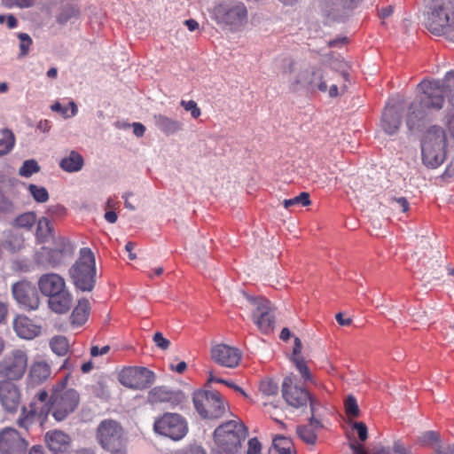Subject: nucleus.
Masks as SVG:
<instances>
[{
  "mask_svg": "<svg viewBox=\"0 0 454 454\" xmlns=\"http://www.w3.org/2000/svg\"><path fill=\"white\" fill-rule=\"evenodd\" d=\"M350 448L353 450L354 454H380L378 450L372 451L370 453L366 452L363 446L357 443H350Z\"/></svg>",
  "mask_w": 454,
  "mask_h": 454,
  "instance_id": "59",
  "label": "nucleus"
},
{
  "mask_svg": "<svg viewBox=\"0 0 454 454\" xmlns=\"http://www.w3.org/2000/svg\"><path fill=\"white\" fill-rule=\"evenodd\" d=\"M184 399V395L181 391H174L167 387H155L148 393V402L150 403H166L171 407L180 404Z\"/></svg>",
  "mask_w": 454,
  "mask_h": 454,
  "instance_id": "22",
  "label": "nucleus"
},
{
  "mask_svg": "<svg viewBox=\"0 0 454 454\" xmlns=\"http://www.w3.org/2000/svg\"><path fill=\"white\" fill-rule=\"evenodd\" d=\"M348 73L345 70L337 72L333 69L311 67L300 71L292 82V87L303 86L315 92H328L330 98H337L347 90Z\"/></svg>",
  "mask_w": 454,
  "mask_h": 454,
  "instance_id": "2",
  "label": "nucleus"
},
{
  "mask_svg": "<svg viewBox=\"0 0 454 454\" xmlns=\"http://www.w3.org/2000/svg\"><path fill=\"white\" fill-rule=\"evenodd\" d=\"M451 7L450 0H431L425 20L426 27L435 35H442L450 26L447 13Z\"/></svg>",
  "mask_w": 454,
  "mask_h": 454,
  "instance_id": "11",
  "label": "nucleus"
},
{
  "mask_svg": "<svg viewBox=\"0 0 454 454\" xmlns=\"http://www.w3.org/2000/svg\"><path fill=\"white\" fill-rule=\"evenodd\" d=\"M153 429L155 433L160 435L178 441L186 435L188 426L186 420L181 415L166 412L155 419Z\"/></svg>",
  "mask_w": 454,
  "mask_h": 454,
  "instance_id": "14",
  "label": "nucleus"
},
{
  "mask_svg": "<svg viewBox=\"0 0 454 454\" xmlns=\"http://www.w3.org/2000/svg\"><path fill=\"white\" fill-rule=\"evenodd\" d=\"M282 396L289 406L295 409L307 407L309 403L311 414H315L316 407L319 403L305 388L294 384L291 377L283 380Z\"/></svg>",
  "mask_w": 454,
  "mask_h": 454,
  "instance_id": "15",
  "label": "nucleus"
},
{
  "mask_svg": "<svg viewBox=\"0 0 454 454\" xmlns=\"http://www.w3.org/2000/svg\"><path fill=\"white\" fill-rule=\"evenodd\" d=\"M260 390L267 395H275L278 391V384L272 380H264L260 383Z\"/></svg>",
  "mask_w": 454,
  "mask_h": 454,
  "instance_id": "47",
  "label": "nucleus"
},
{
  "mask_svg": "<svg viewBox=\"0 0 454 454\" xmlns=\"http://www.w3.org/2000/svg\"><path fill=\"white\" fill-rule=\"evenodd\" d=\"M50 348L51 351L59 356H64L69 350V341L67 337L63 335L53 336L50 340Z\"/></svg>",
  "mask_w": 454,
  "mask_h": 454,
  "instance_id": "38",
  "label": "nucleus"
},
{
  "mask_svg": "<svg viewBox=\"0 0 454 454\" xmlns=\"http://www.w3.org/2000/svg\"><path fill=\"white\" fill-rule=\"evenodd\" d=\"M51 375L50 365L43 361L35 362L30 369L29 377L33 383L39 384L46 380Z\"/></svg>",
  "mask_w": 454,
  "mask_h": 454,
  "instance_id": "34",
  "label": "nucleus"
},
{
  "mask_svg": "<svg viewBox=\"0 0 454 454\" xmlns=\"http://www.w3.org/2000/svg\"><path fill=\"white\" fill-rule=\"evenodd\" d=\"M4 21H6L7 27L9 28H14L18 24L17 19L12 14L8 16L0 15V24H3Z\"/></svg>",
  "mask_w": 454,
  "mask_h": 454,
  "instance_id": "56",
  "label": "nucleus"
},
{
  "mask_svg": "<svg viewBox=\"0 0 454 454\" xmlns=\"http://www.w3.org/2000/svg\"><path fill=\"white\" fill-rule=\"evenodd\" d=\"M133 132L137 137H141L144 136L145 132V127L140 122H133Z\"/></svg>",
  "mask_w": 454,
  "mask_h": 454,
  "instance_id": "60",
  "label": "nucleus"
},
{
  "mask_svg": "<svg viewBox=\"0 0 454 454\" xmlns=\"http://www.w3.org/2000/svg\"><path fill=\"white\" fill-rule=\"evenodd\" d=\"M297 63L292 58H286L283 59L282 70L285 74H293L296 70Z\"/></svg>",
  "mask_w": 454,
  "mask_h": 454,
  "instance_id": "54",
  "label": "nucleus"
},
{
  "mask_svg": "<svg viewBox=\"0 0 454 454\" xmlns=\"http://www.w3.org/2000/svg\"><path fill=\"white\" fill-rule=\"evenodd\" d=\"M195 410L203 419H218L225 412L222 395L217 391L197 390L192 396Z\"/></svg>",
  "mask_w": 454,
  "mask_h": 454,
  "instance_id": "10",
  "label": "nucleus"
},
{
  "mask_svg": "<svg viewBox=\"0 0 454 454\" xmlns=\"http://www.w3.org/2000/svg\"><path fill=\"white\" fill-rule=\"evenodd\" d=\"M403 101L399 99L395 104H387L382 113L381 127L388 135H394L397 132L402 123Z\"/></svg>",
  "mask_w": 454,
  "mask_h": 454,
  "instance_id": "20",
  "label": "nucleus"
},
{
  "mask_svg": "<svg viewBox=\"0 0 454 454\" xmlns=\"http://www.w3.org/2000/svg\"><path fill=\"white\" fill-rule=\"evenodd\" d=\"M311 201L309 200V194L306 192H301L298 196L285 200L283 201V206L285 208L288 209L294 206L301 205V206H309L310 205Z\"/></svg>",
  "mask_w": 454,
  "mask_h": 454,
  "instance_id": "40",
  "label": "nucleus"
},
{
  "mask_svg": "<svg viewBox=\"0 0 454 454\" xmlns=\"http://www.w3.org/2000/svg\"><path fill=\"white\" fill-rule=\"evenodd\" d=\"M247 434V428L240 421L230 420L222 424L214 432L217 447L213 454H236Z\"/></svg>",
  "mask_w": 454,
  "mask_h": 454,
  "instance_id": "5",
  "label": "nucleus"
},
{
  "mask_svg": "<svg viewBox=\"0 0 454 454\" xmlns=\"http://www.w3.org/2000/svg\"><path fill=\"white\" fill-rule=\"evenodd\" d=\"M0 401L6 411L15 412L17 411L20 403V393L13 382H0Z\"/></svg>",
  "mask_w": 454,
  "mask_h": 454,
  "instance_id": "23",
  "label": "nucleus"
},
{
  "mask_svg": "<svg viewBox=\"0 0 454 454\" xmlns=\"http://www.w3.org/2000/svg\"><path fill=\"white\" fill-rule=\"evenodd\" d=\"M355 8L353 4L347 3L345 0H339L337 3L333 4L325 1L321 4V10L324 14L333 20L346 19Z\"/></svg>",
  "mask_w": 454,
  "mask_h": 454,
  "instance_id": "24",
  "label": "nucleus"
},
{
  "mask_svg": "<svg viewBox=\"0 0 454 454\" xmlns=\"http://www.w3.org/2000/svg\"><path fill=\"white\" fill-rule=\"evenodd\" d=\"M153 122L156 128L166 136H171L184 129V123L178 120L172 119L167 115L154 114Z\"/></svg>",
  "mask_w": 454,
  "mask_h": 454,
  "instance_id": "27",
  "label": "nucleus"
},
{
  "mask_svg": "<svg viewBox=\"0 0 454 454\" xmlns=\"http://www.w3.org/2000/svg\"><path fill=\"white\" fill-rule=\"evenodd\" d=\"M212 19L219 26L233 30L247 21V10L246 5L239 0H225L213 8Z\"/></svg>",
  "mask_w": 454,
  "mask_h": 454,
  "instance_id": "8",
  "label": "nucleus"
},
{
  "mask_svg": "<svg viewBox=\"0 0 454 454\" xmlns=\"http://www.w3.org/2000/svg\"><path fill=\"white\" fill-rule=\"evenodd\" d=\"M40 171V166L35 160H27L19 169V174L24 177H29Z\"/></svg>",
  "mask_w": 454,
  "mask_h": 454,
  "instance_id": "43",
  "label": "nucleus"
},
{
  "mask_svg": "<svg viewBox=\"0 0 454 454\" xmlns=\"http://www.w3.org/2000/svg\"><path fill=\"white\" fill-rule=\"evenodd\" d=\"M346 414L348 417L356 418L360 415V410L356 400L353 395H348L344 402Z\"/></svg>",
  "mask_w": 454,
  "mask_h": 454,
  "instance_id": "44",
  "label": "nucleus"
},
{
  "mask_svg": "<svg viewBox=\"0 0 454 454\" xmlns=\"http://www.w3.org/2000/svg\"><path fill=\"white\" fill-rule=\"evenodd\" d=\"M261 443L256 438L248 441V449L247 454H261Z\"/></svg>",
  "mask_w": 454,
  "mask_h": 454,
  "instance_id": "55",
  "label": "nucleus"
},
{
  "mask_svg": "<svg viewBox=\"0 0 454 454\" xmlns=\"http://www.w3.org/2000/svg\"><path fill=\"white\" fill-rule=\"evenodd\" d=\"M90 313V302L86 299H81L77 306L73 310L70 319L73 325L80 326L83 325Z\"/></svg>",
  "mask_w": 454,
  "mask_h": 454,
  "instance_id": "33",
  "label": "nucleus"
},
{
  "mask_svg": "<svg viewBox=\"0 0 454 454\" xmlns=\"http://www.w3.org/2000/svg\"><path fill=\"white\" fill-rule=\"evenodd\" d=\"M153 340L155 345L162 350H167L170 345L169 340L164 338L162 333L160 332L154 333Z\"/></svg>",
  "mask_w": 454,
  "mask_h": 454,
  "instance_id": "51",
  "label": "nucleus"
},
{
  "mask_svg": "<svg viewBox=\"0 0 454 454\" xmlns=\"http://www.w3.org/2000/svg\"><path fill=\"white\" fill-rule=\"evenodd\" d=\"M439 440V435L434 431H427L420 437L419 442L422 444H432Z\"/></svg>",
  "mask_w": 454,
  "mask_h": 454,
  "instance_id": "52",
  "label": "nucleus"
},
{
  "mask_svg": "<svg viewBox=\"0 0 454 454\" xmlns=\"http://www.w3.org/2000/svg\"><path fill=\"white\" fill-rule=\"evenodd\" d=\"M69 106H70V108H71V114L70 115H67V108L64 107L59 102H55L53 105H51V109L53 112H57V113L61 114L66 118L76 115V114L78 112V108H77V106L75 105V103L74 101H70L69 102Z\"/></svg>",
  "mask_w": 454,
  "mask_h": 454,
  "instance_id": "46",
  "label": "nucleus"
},
{
  "mask_svg": "<svg viewBox=\"0 0 454 454\" xmlns=\"http://www.w3.org/2000/svg\"><path fill=\"white\" fill-rule=\"evenodd\" d=\"M13 328L18 336L27 340L36 337L41 332V328L26 316H18L13 321Z\"/></svg>",
  "mask_w": 454,
  "mask_h": 454,
  "instance_id": "26",
  "label": "nucleus"
},
{
  "mask_svg": "<svg viewBox=\"0 0 454 454\" xmlns=\"http://www.w3.org/2000/svg\"><path fill=\"white\" fill-rule=\"evenodd\" d=\"M393 450L395 454H410V451L400 442H395Z\"/></svg>",
  "mask_w": 454,
  "mask_h": 454,
  "instance_id": "62",
  "label": "nucleus"
},
{
  "mask_svg": "<svg viewBox=\"0 0 454 454\" xmlns=\"http://www.w3.org/2000/svg\"><path fill=\"white\" fill-rule=\"evenodd\" d=\"M27 445L16 429L6 427L0 432V451L3 454L22 453Z\"/></svg>",
  "mask_w": 454,
  "mask_h": 454,
  "instance_id": "19",
  "label": "nucleus"
},
{
  "mask_svg": "<svg viewBox=\"0 0 454 454\" xmlns=\"http://www.w3.org/2000/svg\"><path fill=\"white\" fill-rule=\"evenodd\" d=\"M293 442L291 439L278 435L273 439L270 454H292Z\"/></svg>",
  "mask_w": 454,
  "mask_h": 454,
  "instance_id": "36",
  "label": "nucleus"
},
{
  "mask_svg": "<svg viewBox=\"0 0 454 454\" xmlns=\"http://www.w3.org/2000/svg\"><path fill=\"white\" fill-rule=\"evenodd\" d=\"M67 379L65 378L53 386L49 398L51 411L57 421L66 419L77 408L80 395L74 388L67 387Z\"/></svg>",
  "mask_w": 454,
  "mask_h": 454,
  "instance_id": "6",
  "label": "nucleus"
},
{
  "mask_svg": "<svg viewBox=\"0 0 454 454\" xmlns=\"http://www.w3.org/2000/svg\"><path fill=\"white\" fill-rule=\"evenodd\" d=\"M447 13V19L450 20V26L446 28V33L443 34L447 35L450 39L454 41V3L451 2V7L450 8V12Z\"/></svg>",
  "mask_w": 454,
  "mask_h": 454,
  "instance_id": "49",
  "label": "nucleus"
},
{
  "mask_svg": "<svg viewBox=\"0 0 454 454\" xmlns=\"http://www.w3.org/2000/svg\"><path fill=\"white\" fill-rule=\"evenodd\" d=\"M391 205L394 208H400L402 212L405 213L409 210V202L404 197L399 198H391L390 199Z\"/></svg>",
  "mask_w": 454,
  "mask_h": 454,
  "instance_id": "50",
  "label": "nucleus"
},
{
  "mask_svg": "<svg viewBox=\"0 0 454 454\" xmlns=\"http://www.w3.org/2000/svg\"><path fill=\"white\" fill-rule=\"evenodd\" d=\"M119 381L121 385L131 389H145L155 380V374L145 367H127L119 373Z\"/></svg>",
  "mask_w": 454,
  "mask_h": 454,
  "instance_id": "16",
  "label": "nucleus"
},
{
  "mask_svg": "<svg viewBox=\"0 0 454 454\" xmlns=\"http://www.w3.org/2000/svg\"><path fill=\"white\" fill-rule=\"evenodd\" d=\"M37 400L32 402L30 404V411L27 414L26 407L22 409V417L18 419V424L20 427L27 428L28 425L32 423L35 417L46 418L51 411V404L47 401L49 395L46 391L43 390L37 394Z\"/></svg>",
  "mask_w": 454,
  "mask_h": 454,
  "instance_id": "18",
  "label": "nucleus"
},
{
  "mask_svg": "<svg viewBox=\"0 0 454 454\" xmlns=\"http://www.w3.org/2000/svg\"><path fill=\"white\" fill-rule=\"evenodd\" d=\"M447 137L439 126H431L425 132L421 141L423 163L431 168L439 167L446 159Z\"/></svg>",
  "mask_w": 454,
  "mask_h": 454,
  "instance_id": "4",
  "label": "nucleus"
},
{
  "mask_svg": "<svg viewBox=\"0 0 454 454\" xmlns=\"http://www.w3.org/2000/svg\"><path fill=\"white\" fill-rule=\"evenodd\" d=\"M12 208V204L10 200L3 198L0 200V211L8 212Z\"/></svg>",
  "mask_w": 454,
  "mask_h": 454,
  "instance_id": "63",
  "label": "nucleus"
},
{
  "mask_svg": "<svg viewBox=\"0 0 454 454\" xmlns=\"http://www.w3.org/2000/svg\"><path fill=\"white\" fill-rule=\"evenodd\" d=\"M64 212H65L64 207H62L60 205H55V206L50 207L47 209L46 214L49 215H61L64 214Z\"/></svg>",
  "mask_w": 454,
  "mask_h": 454,
  "instance_id": "58",
  "label": "nucleus"
},
{
  "mask_svg": "<svg viewBox=\"0 0 454 454\" xmlns=\"http://www.w3.org/2000/svg\"><path fill=\"white\" fill-rule=\"evenodd\" d=\"M302 344L298 337L294 338V345L293 348L292 361L295 364L296 369L301 373L304 380L313 382L312 376L309 371L306 362L302 356H301Z\"/></svg>",
  "mask_w": 454,
  "mask_h": 454,
  "instance_id": "30",
  "label": "nucleus"
},
{
  "mask_svg": "<svg viewBox=\"0 0 454 454\" xmlns=\"http://www.w3.org/2000/svg\"><path fill=\"white\" fill-rule=\"evenodd\" d=\"M81 11L76 4L65 5L59 14L57 16V22L64 25L69 21L76 20L80 18Z\"/></svg>",
  "mask_w": 454,
  "mask_h": 454,
  "instance_id": "35",
  "label": "nucleus"
},
{
  "mask_svg": "<svg viewBox=\"0 0 454 454\" xmlns=\"http://www.w3.org/2000/svg\"><path fill=\"white\" fill-rule=\"evenodd\" d=\"M100 446L111 454H128L127 438L121 424L113 419L101 421L97 429Z\"/></svg>",
  "mask_w": 454,
  "mask_h": 454,
  "instance_id": "7",
  "label": "nucleus"
},
{
  "mask_svg": "<svg viewBox=\"0 0 454 454\" xmlns=\"http://www.w3.org/2000/svg\"><path fill=\"white\" fill-rule=\"evenodd\" d=\"M38 288L43 295L48 297V306L53 312L65 314L69 311L73 304V296L60 275H42L38 279Z\"/></svg>",
  "mask_w": 454,
  "mask_h": 454,
  "instance_id": "3",
  "label": "nucleus"
},
{
  "mask_svg": "<svg viewBox=\"0 0 454 454\" xmlns=\"http://www.w3.org/2000/svg\"><path fill=\"white\" fill-rule=\"evenodd\" d=\"M27 367V356L20 349L12 351L0 361V382L20 380Z\"/></svg>",
  "mask_w": 454,
  "mask_h": 454,
  "instance_id": "13",
  "label": "nucleus"
},
{
  "mask_svg": "<svg viewBox=\"0 0 454 454\" xmlns=\"http://www.w3.org/2000/svg\"><path fill=\"white\" fill-rule=\"evenodd\" d=\"M15 137L12 132L4 128H0V157L8 154L13 148Z\"/></svg>",
  "mask_w": 454,
  "mask_h": 454,
  "instance_id": "37",
  "label": "nucleus"
},
{
  "mask_svg": "<svg viewBox=\"0 0 454 454\" xmlns=\"http://www.w3.org/2000/svg\"><path fill=\"white\" fill-rule=\"evenodd\" d=\"M180 105L184 108V110L191 112V115L192 118L197 119L200 116L201 111L198 107L197 103L193 100H181Z\"/></svg>",
  "mask_w": 454,
  "mask_h": 454,
  "instance_id": "48",
  "label": "nucleus"
},
{
  "mask_svg": "<svg viewBox=\"0 0 454 454\" xmlns=\"http://www.w3.org/2000/svg\"><path fill=\"white\" fill-rule=\"evenodd\" d=\"M109 350V346H104L102 348H98V346H92L90 348V356L94 357L98 356H102L108 353Z\"/></svg>",
  "mask_w": 454,
  "mask_h": 454,
  "instance_id": "57",
  "label": "nucleus"
},
{
  "mask_svg": "<svg viewBox=\"0 0 454 454\" xmlns=\"http://www.w3.org/2000/svg\"><path fill=\"white\" fill-rule=\"evenodd\" d=\"M45 442L51 451L55 454H67L70 449V437L60 430L49 431Z\"/></svg>",
  "mask_w": 454,
  "mask_h": 454,
  "instance_id": "25",
  "label": "nucleus"
},
{
  "mask_svg": "<svg viewBox=\"0 0 454 454\" xmlns=\"http://www.w3.org/2000/svg\"><path fill=\"white\" fill-rule=\"evenodd\" d=\"M35 238L38 243L43 244L53 238V226L48 216H43L36 222Z\"/></svg>",
  "mask_w": 454,
  "mask_h": 454,
  "instance_id": "32",
  "label": "nucleus"
},
{
  "mask_svg": "<svg viewBox=\"0 0 454 454\" xmlns=\"http://www.w3.org/2000/svg\"><path fill=\"white\" fill-rule=\"evenodd\" d=\"M8 314V305L7 303L0 301V324H2Z\"/></svg>",
  "mask_w": 454,
  "mask_h": 454,
  "instance_id": "61",
  "label": "nucleus"
},
{
  "mask_svg": "<svg viewBox=\"0 0 454 454\" xmlns=\"http://www.w3.org/2000/svg\"><path fill=\"white\" fill-rule=\"evenodd\" d=\"M35 212H26L18 215L13 222L14 226L30 230L37 222Z\"/></svg>",
  "mask_w": 454,
  "mask_h": 454,
  "instance_id": "39",
  "label": "nucleus"
},
{
  "mask_svg": "<svg viewBox=\"0 0 454 454\" xmlns=\"http://www.w3.org/2000/svg\"><path fill=\"white\" fill-rule=\"evenodd\" d=\"M418 89L420 94L411 104L407 114L406 125L411 130L420 125L427 112L442 109L446 91L448 101L454 109V70L445 74L443 82L423 80Z\"/></svg>",
  "mask_w": 454,
  "mask_h": 454,
  "instance_id": "1",
  "label": "nucleus"
},
{
  "mask_svg": "<svg viewBox=\"0 0 454 454\" xmlns=\"http://www.w3.org/2000/svg\"><path fill=\"white\" fill-rule=\"evenodd\" d=\"M61 252L55 248L43 247L35 254V261L42 266L56 267L63 261Z\"/></svg>",
  "mask_w": 454,
  "mask_h": 454,
  "instance_id": "29",
  "label": "nucleus"
},
{
  "mask_svg": "<svg viewBox=\"0 0 454 454\" xmlns=\"http://www.w3.org/2000/svg\"><path fill=\"white\" fill-rule=\"evenodd\" d=\"M18 38L20 39V57L22 58L28 54L33 41L31 37L26 33H19Z\"/></svg>",
  "mask_w": 454,
  "mask_h": 454,
  "instance_id": "45",
  "label": "nucleus"
},
{
  "mask_svg": "<svg viewBox=\"0 0 454 454\" xmlns=\"http://www.w3.org/2000/svg\"><path fill=\"white\" fill-rule=\"evenodd\" d=\"M252 309V320L262 333H270L275 325L274 308L264 297H253L246 294Z\"/></svg>",
  "mask_w": 454,
  "mask_h": 454,
  "instance_id": "12",
  "label": "nucleus"
},
{
  "mask_svg": "<svg viewBox=\"0 0 454 454\" xmlns=\"http://www.w3.org/2000/svg\"><path fill=\"white\" fill-rule=\"evenodd\" d=\"M83 164V157L76 151H71L68 155L62 158L59 161V167L68 173H74L81 170Z\"/></svg>",
  "mask_w": 454,
  "mask_h": 454,
  "instance_id": "31",
  "label": "nucleus"
},
{
  "mask_svg": "<svg viewBox=\"0 0 454 454\" xmlns=\"http://www.w3.org/2000/svg\"><path fill=\"white\" fill-rule=\"evenodd\" d=\"M315 414H311L308 425L297 427L296 432L299 437L307 444L314 445L317 441V432L323 427L320 420L315 418Z\"/></svg>",
  "mask_w": 454,
  "mask_h": 454,
  "instance_id": "28",
  "label": "nucleus"
},
{
  "mask_svg": "<svg viewBox=\"0 0 454 454\" xmlns=\"http://www.w3.org/2000/svg\"><path fill=\"white\" fill-rule=\"evenodd\" d=\"M12 294L16 302L27 310H36L40 305V296L36 286L27 281L16 282L12 286Z\"/></svg>",
  "mask_w": 454,
  "mask_h": 454,
  "instance_id": "17",
  "label": "nucleus"
},
{
  "mask_svg": "<svg viewBox=\"0 0 454 454\" xmlns=\"http://www.w3.org/2000/svg\"><path fill=\"white\" fill-rule=\"evenodd\" d=\"M352 427L357 431L360 441L364 442L367 439V427L364 422H354Z\"/></svg>",
  "mask_w": 454,
  "mask_h": 454,
  "instance_id": "53",
  "label": "nucleus"
},
{
  "mask_svg": "<svg viewBox=\"0 0 454 454\" xmlns=\"http://www.w3.org/2000/svg\"><path fill=\"white\" fill-rule=\"evenodd\" d=\"M27 189L36 202L44 203L49 200V193L46 188L31 184Z\"/></svg>",
  "mask_w": 454,
  "mask_h": 454,
  "instance_id": "41",
  "label": "nucleus"
},
{
  "mask_svg": "<svg viewBox=\"0 0 454 454\" xmlns=\"http://www.w3.org/2000/svg\"><path fill=\"white\" fill-rule=\"evenodd\" d=\"M54 248L61 252L63 257L70 255L74 252V247L70 244L69 240L64 237L54 238Z\"/></svg>",
  "mask_w": 454,
  "mask_h": 454,
  "instance_id": "42",
  "label": "nucleus"
},
{
  "mask_svg": "<svg viewBox=\"0 0 454 454\" xmlns=\"http://www.w3.org/2000/svg\"><path fill=\"white\" fill-rule=\"evenodd\" d=\"M51 123L47 120H42L37 124V129L43 133L48 132L51 129Z\"/></svg>",
  "mask_w": 454,
  "mask_h": 454,
  "instance_id": "64",
  "label": "nucleus"
},
{
  "mask_svg": "<svg viewBox=\"0 0 454 454\" xmlns=\"http://www.w3.org/2000/svg\"><path fill=\"white\" fill-rule=\"evenodd\" d=\"M75 286L82 291H91L95 284L96 266L92 251L83 247L79 259L69 270Z\"/></svg>",
  "mask_w": 454,
  "mask_h": 454,
  "instance_id": "9",
  "label": "nucleus"
},
{
  "mask_svg": "<svg viewBox=\"0 0 454 454\" xmlns=\"http://www.w3.org/2000/svg\"><path fill=\"white\" fill-rule=\"evenodd\" d=\"M212 359L218 364L234 368L239 365L241 352L233 347L225 344H217L211 348Z\"/></svg>",
  "mask_w": 454,
  "mask_h": 454,
  "instance_id": "21",
  "label": "nucleus"
}]
</instances>
